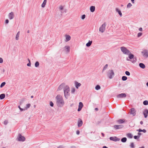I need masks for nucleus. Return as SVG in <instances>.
I'll list each match as a JSON object with an SVG mask.
<instances>
[{"mask_svg": "<svg viewBox=\"0 0 148 148\" xmlns=\"http://www.w3.org/2000/svg\"><path fill=\"white\" fill-rule=\"evenodd\" d=\"M121 49L124 54L129 55V58L130 59H133V60H131L132 63H134L136 62L137 60L136 57H134V55L131 53V52L126 47H121Z\"/></svg>", "mask_w": 148, "mask_h": 148, "instance_id": "obj_1", "label": "nucleus"}, {"mask_svg": "<svg viewBox=\"0 0 148 148\" xmlns=\"http://www.w3.org/2000/svg\"><path fill=\"white\" fill-rule=\"evenodd\" d=\"M56 104L60 107H62L64 104V101L62 97L60 95H58L56 97Z\"/></svg>", "mask_w": 148, "mask_h": 148, "instance_id": "obj_2", "label": "nucleus"}, {"mask_svg": "<svg viewBox=\"0 0 148 148\" xmlns=\"http://www.w3.org/2000/svg\"><path fill=\"white\" fill-rule=\"evenodd\" d=\"M64 97L66 99H68L70 95V88L69 86H66L64 88Z\"/></svg>", "mask_w": 148, "mask_h": 148, "instance_id": "obj_3", "label": "nucleus"}, {"mask_svg": "<svg viewBox=\"0 0 148 148\" xmlns=\"http://www.w3.org/2000/svg\"><path fill=\"white\" fill-rule=\"evenodd\" d=\"M107 75L108 78L110 79L113 78L114 75V73L112 70H109L107 72Z\"/></svg>", "mask_w": 148, "mask_h": 148, "instance_id": "obj_4", "label": "nucleus"}, {"mask_svg": "<svg viewBox=\"0 0 148 148\" xmlns=\"http://www.w3.org/2000/svg\"><path fill=\"white\" fill-rule=\"evenodd\" d=\"M106 26V24L105 22L99 28V31L102 33L105 30V27Z\"/></svg>", "mask_w": 148, "mask_h": 148, "instance_id": "obj_5", "label": "nucleus"}, {"mask_svg": "<svg viewBox=\"0 0 148 148\" xmlns=\"http://www.w3.org/2000/svg\"><path fill=\"white\" fill-rule=\"evenodd\" d=\"M143 56L147 58L148 57V51L146 49H144L141 52Z\"/></svg>", "mask_w": 148, "mask_h": 148, "instance_id": "obj_6", "label": "nucleus"}, {"mask_svg": "<svg viewBox=\"0 0 148 148\" xmlns=\"http://www.w3.org/2000/svg\"><path fill=\"white\" fill-rule=\"evenodd\" d=\"M18 140L20 141H24L25 140V138L24 136H22L20 134H18Z\"/></svg>", "mask_w": 148, "mask_h": 148, "instance_id": "obj_7", "label": "nucleus"}, {"mask_svg": "<svg viewBox=\"0 0 148 148\" xmlns=\"http://www.w3.org/2000/svg\"><path fill=\"white\" fill-rule=\"evenodd\" d=\"M110 139L111 140H112L115 141H119L120 140L119 138H118L116 136L111 137L110 138Z\"/></svg>", "mask_w": 148, "mask_h": 148, "instance_id": "obj_8", "label": "nucleus"}, {"mask_svg": "<svg viewBox=\"0 0 148 148\" xmlns=\"http://www.w3.org/2000/svg\"><path fill=\"white\" fill-rule=\"evenodd\" d=\"M124 127V126L122 125H115L114 126V128L116 129H121L123 128Z\"/></svg>", "mask_w": 148, "mask_h": 148, "instance_id": "obj_9", "label": "nucleus"}, {"mask_svg": "<svg viewBox=\"0 0 148 148\" xmlns=\"http://www.w3.org/2000/svg\"><path fill=\"white\" fill-rule=\"evenodd\" d=\"M126 95L125 93H121L117 95V97L118 98H122L125 97Z\"/></svg>", "mask_w": 148, "mask_h": 148, "instance_id": "obj_10", "label": "nucleus"}, {"mask_svg": "<svg viewBox=\"0 0 148 148\" xmlns=\"http://www.w3.org/2000/svg\"><path fill=\"white\" fill-rule=\"evenodd\" d=\"M130 114H132L133 116H135L136 114V110L134 108H132L130 109Z\"/></svg>", "mask_w": 148, "mask_h": 148, "instance_id": "obj_11", "label": "nucleus"}, {"mask_svg": "<svg viewBox=\"0 0 148 148\" xmlns=\"http://www.w3.org/2000/svg\"><path fill=\"white\" fill-rule=\"evenodd\" d=\"M83 124V121L82 120L80 119H79L77 122V125L78 127H81Z\"/></svg>", "mask_w": 148, "mask_h": 148, "instance_id": "obj_12", "label": "nucleus"}, {"mask_svg": "<svg viewBox=\"0 0 148 148\" xmlns=\"http://www.w3.org/2000/svg\"><path fill=\"white\" fill-rule=\"evenodd\" d=\"M14 17V13L12 12L10 13L8 15V17L11 20Z\"/></svg>", "mask_w": 148, "mask_h": 148, "instance_id": "obj_13", "label": "nucleus"}, {"mask_svg": "<svg viewBox=\"0 0 148 148\" xmlns=\"http://www.w3.org/2000/svg\"><path fill=\"white\" fill-rule=\"evenodd\" d=\"M65 84L64 83H62L60 85L58 88V90H60L65 87Z\"/></svg>", "mask_w": 148, "mask_h": 148, "instance_id": "obj_14", "label": "nucleus"}, {"mask_svg": "<svg viewBox=\"0 0 148 148\" xmlns=\"http://www.w3.org/2000/svg\"><path fill=\"white\" fill-rule=\"evenodd\" d=\"M148 114V110L147 109H145L143 112V114L144 116V117L146 118Z\"/></svg>", "mask_w": 148, "mask_h": 148, "instance_id": "obj_15", "label": "nucleus"}, {"mask_svg": "<svg viewBox=\"0 0 148 148\" xmlns=\"http://www.w3.org/2000/svg\"><path fill=\"white\" fill-rule=\"evenodd\" d=\"M65 36L66 37V39L65 40V41L67 42L70 40L71 37L70 35H65Z\"/></svg>", "mask_w": 148, "mask_h": 148, "instance_id": "obj_16", "label": "nucleus"}, {"mask_svg": "<svg viewBox=\"0 0 148 148\" xmlns=\"http://www.w3.org/2000/svg\"><path fill=\"white\" fill-rule=\"evenodd\" d=\"M64 48L65 49L66 52L67 53H68L70 51V47L69 46H66Z\"/></svg>", "mask_w": 148, "mask_h": 148, "instance_id": "obj_17", "label": "nucleus"}, {"mask_svg": "<svg viewBox=\"0 0 148 148\" xmlns=\"http://www.w3.org/2000/svg\"><path fill=\"white\" fill-rule=\"evenodd\" d=\"M116 10L117 12H118V14H119V15L121 17L122 16V13L121 11L118 8H116Z\"/></svg>", "mask_w": 148, "mask_h": 148, "instance_id": "obj_18", "label": "nucleus"}, {"mask_svg": "<svg viewBox=\"0 0 148 148\" xmlns=\"http://www.w3.org/2000/svg\"><path fill=\"white\" fill-rule=\"evenodd\" d=\"M90 10L91 12H93L95 10V6H92L90 8Z\"/></svg>", "mask_w": 148, "mask_h": 148, "instance_id": "obj_19", "label": "nucleus"}, {"mask_svg": "<svg viewBox=\"0 0 148 148\" xmlns=\"http://www.w3.org/2000/svg\"><path fill=\"white\" fill-rule=\"evenodd\" d=\"M140 67L142 69H144L145 67V64L143 63H140L139 64Z\"/></svg>", "mask_w": 148, "mask_h": 148, "instance_id": "obj_20", "label": "nucleus"}, {"mask_svg": "<svg viewBox=\"0 0 148 148\" xmlns=\"http://www.w3.org/2000/svg\"><path fill=\"white\" fill-rule=\"evenodd\" d=\"M75 87L77 89L78 88V87L81 86V84L80 83H78V82H75Z\"/></svg>", "mask_w": 148, "mask_h": 148, "instance_id": "obj_21", "label": "nucleus"}, {"mask_svg": "<svg viewBox=\"0 0 148 148\" xmlns=\"http://www.w3.org/2000/svg\"><path fill=\"white\" fill-rule=\"evenodd\" d=\"M117 122L119 124H122L124 122L125 120L124 119H120L118 120Z\"/></svg>", "mask_w": 148, "mask_h": 148, "instance_id": "obj_22", "label": "nucleus"}, {"mask_svg": "<svg viewBox=\"0 0 148 148\" xmlns=\"http://www.w3.org/2000/svg\"><path fill=\"white\" fill-rule=\"evenodd\" d=\"M92 43V41H90L89 40L88 42L87 43H86V45L87 47H89L91 45Z\"/></svg>", "mask_w": 148, "mask_h": 148, "instance_id": "obj_23", "label": "nucleus"}, {"mask_svg": "<svg viewBox=\"0 0 148 148\" xmlns=\"http://www.w3.org/2000/svg\"><path fill=\"white\" fill-rule=\"evenodd\" d=\"M47 0H44L41 6L42 8H44L47 3Z\"/></svg>", "mask_w": 148, "mask_h": 148, "instance_id": "obj_24", "label": "nucleus"}, {"mask_svg": "<svg viewBox=\"0 0 148 148\" xmlns=\"http://www.w3.org/2000/svg\"><path fill=\"white\" fill-rule=\"evenodd\" d=\"M5 97V95L4 94H2L0 95V99H4Z\"/></svg>", "mask_w": 148, "mask_h": 148, "instance_id": "obj_25", "label": "nucleus"}, {"mask_svg": "<svg viewBox=\"0 0 148 148\" xmlns=\"http://www.w3.org/2000/svg\"><path fill=\"white\" fill-rule=\"evenodd\" d=\"M19 34H20V32L19 31L17 32V33L15 39H16V40H18V38L19 37Z\"/></svg>", "mask_w": 148, "mask_h": 148, "instance_id": "obj_26", "label": "nucleus"}, {"mask_svg": "<svg viewBox=\"0 0 148 148\" xmlns=\"http://www.w3.org/2000/svg\"><path fill=\"white\" fill-rule=\"evenodd\" d=\"M30 106L31 104L30 103L27 104L25 108L24 109V110H27L28 108H29L30 107Z\"/></svg>", "mask_w": 148, "mask_h": 148, "instance_id": "obj_27", "label": "nucleus"}, {"mask_svg": "<svg viewBox=\"0 0 148 148\" xmlns=\"http://www.w3.org/2000/svg\"><path fill=\"white\" fill-rule=\"evenodd\" d=\"M108 66V64H106L105 65L102 71V73H103L104 71H105L107 69Z\"/></svg>", "mask_w": 148, "mask_h": 148, "instance_id": "obj_28", "label": "nucleus"}, {"mask_svg": "<svg viewBox=\"0 0 148 148\" xmlns=\"http://www.w3.org/2000/svg\"><path fill=\"white\" fill-rule=\"evenodd\" d=\"M127 139L126 137H124L121 139V141L123 143H125L127 141Z\"/></svg>", "mask_w": 148, "mask_h": 148, "instance_id": "obj_29", "label": "nucleus"}, {"mask_svg": "<svg viewBox=\"0 0 148 148\" xmlns=\"http://www.w3.org/2000/svg\"><path fill=\"white\" fill-rule=\"evenodd\" d=\"M127 136L130 138H132L133 137L131 133H128L127 134Z\"/></svg>", "mask_w": 148, "mask_h": 148, "instance_id": "obj_30", "label": "nucleus"}, {"mask_svg": "<svg viewBox=\"0 0 148 148\" xmlns=\"http://www.w3.org/2000/svg\"><path fill=\"white\" fill-rule=\"evenodd\" d=\"M39 62L38 61H36L35 64V66L36 67H37L39 66Z\"/></svg>", "mask_w": 148, "mask_h": 148, "instance_id": "obj_31", "label": "nucleus"}, {"mask_svg": "<svg viewBox=\"0 0 148 148\" xmlns=\"http://www.w3.org/2000/svg\"><path fill=\"white\" fill-rule=\"evenodd\" d=\"M83 106V103L82 102H80L79 103V107L81 108H82Z\"/></svg>", "mask_w": 148, "mask_h": 148, "instance_id": "obj_32", "label": "nucleus"}, {"mask_svg": "<svg viewBox=\"0 0 148 148\" xmlns=\"http://www.w3.org/2000/svg\"><path fill=\"white\" fill-rule=\"evenodd\" d=\"M127 79V77L125 76H123L122 77V80L125 81H126Z\"/></svg>", "mask_w": 148, "mask_h": 148, "instance_id": "obj_33", "label": "nucleus"}, {"mask_svg": "<svg viewBox=\"0 0 148 148\" xmlns=\"http://www.w3.org/2000/svg\"><path fill=\"white\" fill-rule=\"evenodd\" d=\"M100 88H101V87H100V86L99 85H97L95 87V89L97 90L100 89Z\"/></svg>", "mask_w": 148, "mask_h": 148, "instance_id": "obj_34", "label": "nucleus"}, {"mask_svg": "<svg viewBox=\"0 0 148 148\" xmlns=\"http://www.w3.org/2000/svg\"><path fill=\"white\" fill-rule=\"evenodd\" d=\"M143 104L145 105H148V101L147 100L144 101L143 102Z\"/></svg>", "mask_w": 148, "mask_h": 148, "instance_id": "obj_35", "label": "nucleus"}, {"mask_svg": "<svg viewBox=\"0 0 148 148\" xmlns=\"http://www.w3.org/2000/svg\"><path fill=\"white\" fill-rule=\"evenodd\" d=\"M130 147L131 148H134L135 147L134 145V144L133 143H131Z\"/></svg>", "mask_w": 148, "mask_h": 148, "instance_id": "obj_36", "label": "nucleus"}, {"mask_svg": "<svg viewBox=\"0 0 148 148\" xmlns=\"http://www.w3.org/2000/svg\"><path fill=\"white\" fill-rule=\"evenodd\" d=\"M6 83L5 82H2L0 85V87L2 88L3 86H4L5 84Z\"/></svg>", "mask_w": 148, "mask_h": 148, "instance_id": "obj_37", "label": "nucleus"}, {"mask_svg": "<svg viewBox=\"0 0 148 148\" xmlns=\"http://www.w3.org/2000/svg\"><path fill=\"white\" fill-rule=\"evenodd\" d=\"M28 60L29 61V63L28 64H27V66H31V63L29 59H28Z\"/></svg>", "mask_w": 148, "mask_h": 148, "instance_id": "obj_38", "label": "nucleus"}, {"mask_svg": "<svg viewBox=\"0 0 148 148\" xmlns=\"http://www.w3.org/2000/svg\"><path fill=\"white\" fill-rule=\"evenodd\" d=\"M132 5L130 3H129L127 5V8H130L132 6Z\"/></svg>", "mask_w": 148, "mask_h": 148, "instance_id": "obj_39", "label": "nucleus"}, {"mask_svg": "<svg viewBox=\"0 0 148 148\" xmlns=\"http://www.w3.org/2000/svg\"><path fill=\"white\" fill-rule=\"evenodd\" d=\"M75 91V89L74 88H72L71 90V93H74Z\"/></svg>", "mask_w": 148, "mask_h": 148, "instance_id": "obj_40", "label": "nucleus"}, {"mask_svg": "<svg viewBox=\"0 0 148 148\" xmlns=\"http://www.w3.org/2000/svg\"><path fill=\"white\" fill-rule=\"evenodd\" d=\"M134 138L135 139H138L139 138L140 136H134Z\"/></svg>", "mask_w": 148, "mask_h": 148, "instance_id": "obj_41", "label": "nucleus"}, {"mask_svg": "<svg viewBox=\"0 0 148 148\" xmlns=\"http://www.w3.org/2000/svg\"><path fill=\"white\" fill-rule=\"evenodd\" d=\"M125 73L127 75L129 76L130 75V73L129 72L127 71L125 72Z\"/></svg>", "mask_w": 148, "mask_h": 148, "instance_id": "obj_42", "label": "nucleus"}, {"mask_svg": "<svg viewBox=\"0 0 148 148\" xmlns=\"http://www.w3.org/2000/svg\"><path fill=\"white\" fill-rule=\"evenodd\" d=\"M86 17V15L85 14L83 15L81 17V18L82 19H84Z\"/></svg>", "mask_w": 148, "mask_h": 148, "instance_id": "obj_43", "label": "nucleus"}, {"mask_svg": "<svg viewBox=\"0 0 148 148\" xmlns=\"http://www.w3.org/2000/svg\"><path fill=\"white\" fill-rule=\"evenodd\" d=\"M50 105L51 107H53V106L54 104L52 101H50Z\"/></svg>", "mask_w": 148, "mask_h": 148, "instance_id": "obj_44", "label": "nucleus"}, {"mask_svg": "<svg viewBox=\"0 0 148 148\" xmlns=\"http://www.w3.org/2000/svg\"><path fill=\"white\" fill-rule=\"evenodd\" d=\"M142 33H139L138 34L137 36L138 37H140L142 35Z\"/></svg>", "mask_w": 148, "mask_h": 148, "instance_id": "obj_45", "label": "nucleus"}, {"mask_svg": "<svg viewBox=\"0 0 148 148\" xmlns=\"http://www.w3.org/2000/svg\"><path fill=\"white\" fill-rule=\"evenodd\" d=\"M24 101V99H23L21 101H20V105H21L22 103H23V102Z\"/></svg>", "mask_w": 148, "mask_h": 148, "instance_id": "obj_46", "label": "nucleus"}, {"mask_svg": "<svg viewBox=\"0 0 148 148\" xmlns=\"http://www.w3.org/2000/svg\"><path fill=\"white\" fill-rule=\"evenodd\" d=\"M63 7L62 5H60L59 7V9L60 10H62L63 9Z\"/></svg>", "mask_w": 148, "mask_h": 148, "instance_id": "obj_47", "label": "nucleus"}, {"mask_svg": "<svg viewBox=\"0 0 148 148\" xmlns=\"http://www.w3.org/2000/svg\"><path fill=\"white\" fill-rule=\"evenodd\" d=\"M18 108H19V109L20 110H21V111H23V110H24V109L21 108V107H20V106H18Z\"/></svg>", "mask_w": 148, "mask_h": 148, "instance_id": "obj_48", "label": "nucleus"}, {"mask_svg": "<svg viewBox=\"0 0 148 148\" xmlns=\"http://www.w3.org/2000/svg\"><path fill=\"white\" fill-rule=\"evenodd\" d=\"M3 59L2 58H0V63H2L3 62Z\"/></svg>", "mask_w": 148, "mask_h": 148, "instance_id": "obj_49", "label": "nucleus"}, {"mask_svg": "<svg viewBox=\"0 0 148 148\" xmlns=\"http://www.w3.org/2000/svg\"><path fill=\"white\" fill-rule=\"evenodd\" d=\"M8 123V121L7 120H5L4 122V123L5 125H6Z\"/></svg>", "mask_w": 148, "mask_h": 148, "instance_id": "obj_50", "label": "nucleus"}, {"mask_svg": "<svg viewBox=\"0 0 148 148\" xmlns=\"http://www.w3.org/2000/svg\"><path fill=\"white\" fill-rule=\"evenodd\" d=\"M136 131H138L139 132H142V130H141V129H139L138 130H136Z\"/></svg>", "mask_w": 148, "mask_h": 148, "instance_id": "obj_51", "label": "nucleus"}, {"mask_svg": "<svg viewBox=\"0 0 148 148\" xmlns=\"http://www.w3.org/2000/svg\"><path fill=\"white\" fill-rule=\"evenodd\" d=\"M5 22L6 24H8L9 23V20L8 19H6L5 20Z\"/></svg>", "mask_w": 148, "mask_h": 148, "instance_id": "obj_52", "label": "nucleus"}, {"mask_svg": "<svg viewBox=\"0 0 148 148\" xmlns=\"http://www.w3.org/2000/svg\"><path fill=\"white\" fill-rule=\"evenodd\" d=\"M142 132H143L144 133H145L146 132V130L145 129H143L142 130Z\"/></svg>", "mask_w": 148, "mask_h": 148, "instance_id": "obj_53", "label": "nucleus"}, {"mask_svg": "<svg viewBox=\"0 0 148 148\" xmlns=\"http://www.w3.org/2000/svg\"><path fill=\"white\" fill-rule=\"evenodd\" d=\"M81 109H82V108L79 107L78 108V110H77V111H80L81 110Z\"/></svg>", "mask_w": 148, "mask_h": 148, "instance_id": "obj_54", "label": "nucleus"}, {"mask_svg": "<svg viewBox=\"0 0 148 148\" xmlns=\"http://www.w3.org/2000/svg\"><path fill=\"white\" fill-rule=\"evenodd\" d=\"M76 134L77 135H79V130H77L76 131Z\"/></svg>", "mask_w": 148, "mask_h": 148, "instance_id": "obj_55", "label": "nucleus"}, {"mask_svg": "<svg viewBox=\"0 0 148 148\" xmlns=\"http://www.w3.org/2000/svg\"><path fill=\"white\" fill-rule=\"evenodd\" d=\"M139 30L140 31H142V28L141 27H140L139 29Z\"/></svg>", "mask_w": 148, "mask_h": 148, "instance_id": "obj_56", "label": "nucleus"}, {"mask_svg": "<svg viewBox=\"0 0 148 148\" xmlns=\"http://www.w3.org/2000/svg\"><path fill=\"white\" fill-rule=\"evenodd\" d=\"M141 133H138V136H139L140 137V136L141 135Z\"/></svg>", "mask_w": 148, "mask_h": 148, "instance_id": "obj_57", "label": "nucleus"}, {"mask_svg": "<svg viewBox=\"0 0 148 148\" xmlns=\"http://www.w3.org/2000/svg\"><path fill=\"white\" fill-rule=\"evenodd\" d=\"M140 123L141 125H143V122L142 121H141L140 122Z\"/></svg>", "mask_w": 148, "mask_h": 148, "instance_id": "obj_58", "label": "nucleus"}, {"mask_svg": "<svg viewBox=\"0 0 148 148\" xmlns=\"http://www.w3.org/2000/svg\"><path fill=\"white\" fill-rule=\"evenodd\" d=\"M131 0V1L132 2V3H134V0Z\"/></svg>", "mask_w": 148, "mask_h": 148, "instance_id": "obj_59", "label": "nucleus"}, {"mask_svg": "<svg viewBox=\"0 0 148 148\" xmlns=\"http://www.w3.org/2000/svg\"><path fill=\"white\" fill-rule=\"evenodd\" d=\"M101 134L102 135V136H103V137H104V134L103 133H101Z\"/></svg>", "mask_w": 148, "mask_h": 148, "instance_id": "obj_60", "label": "nucleus"}, {"mask_svg": "<svg viewBox=\"0 0 148 148\" xmlns=\"http://www.w3.org/2000/svg\"><path fill=\"white\" fill-rule=\"evenodd\" d=\"M126 60L127 61H131V60H133V59L132 60H130L129 59L127 58V59H126Z\"/></svg>", "mask_w": 148, "mask_h": 148, "instance_id": "obj_61", "label": "nucleus"}, {"mask_svg": "<svg viewBox=\"0 0 148 148\" xmlns=\"http://www.w3.org/2000/svg\"><path fill=\"white\" fill-rule=\"evenodd\" d=\"M103 148H108V147H107L106 146H104L103 147Z\"/></svg>", "mask_w": 148, "mask_h": 148, "instance_id": "obj_62", "label": "nucleus"}, {"mask_svg": "<svg viewBox=\"0 0 148 148\" xmlns=\"http://www.w3.org/2000/svg\"><path fill=\"white\" fill-rule=\"evenodd\" d=\"M95 110L96 111H98V109L97 108H96L95 109Z\"/></svg>", "mask_w": 148, "mask_h": 148, "instance_id": "obj_63", "label": "nucleus"}, {"mask_svg": "<svg viewBox=\"0 0 148 148\" xmlns=\"http://www.w3.org/2000/svg\"><path fill=\"white\" fill-rule=\"evenodd\" d=\"M147 86H148V82L146 84Z\"/></svg>", "mask_w": 148, "mask_h": 148, "instance_id": "obj_64", "label": "nucleus"}]
</instances>
